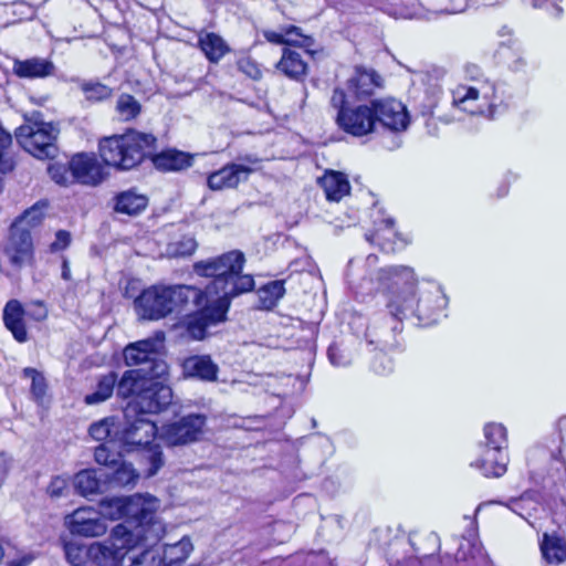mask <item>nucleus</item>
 Wrapping results in <instances>:
<instances>
[{
  "mask_svg": "<svg viewBox=\"0 0 566 566\" xmlns=\"http://www.w3.org/2000/svg\"><path fill=\"white\" fill-rule=\"evenodd\" d=\"M245 262L242 251L230 250L193 263L192 269L197 275L211 279L208 290L211 295H217V298L182 316L181 324L191 339H205L210 326L227 319L234 297L254 291V276L243 273Z\"/></svg>",
  "mask_w": 566,
  "mask_h": 566,
  "instance_id": "1",
  "label": "nucleus"
},
{
  "mask_svg": "<svg viewBox=\"0 0 566 566\" xmlns=\"http://www.w3.org/2000/svg\"><path fill=\"white\" fill-rule=\"evenodd\" d=\"M377 280L382 286L384 310L371 318L365 337L369 344L397 347L403 322L415 316L418 279L412 268L391 265L379 269Z\"/></svg>",
  "mask_w": 566,
  "mask_h": 566,
  "instance_id": "2",
  "label": "nucleus"
},
{
  "mask_svg": "<svg viewBox=\"0 0 566 566\" xmlns=\"http://www.w3.org/2000/svg\"><path fill=\"white\" fill-rule=\"evenodd\" d=\"M159 497H101L99 512L104 521L124 520L135 524L128 530L136 543H155L165 534V524L159 518L157 510Z\"/></svg>",
  "mask_w": 566,
  "mask_h": 566,
  "instance_id": "3",
  "label": "nucleus"
},
{
  "mask_svg": "<svg viewBox=\"0 0 566 566\" xmlns=\"http://www.w3.org/2000/svg\"><path fill=\"white\" fill-rule=\"evenodd\" d=\"M154 143V134L127 128L123 134L99 138L98 157L104 165L116 171H129L147 161Z\"/></svg>",
  "mask_w": 566,
  "mask_h": 566,
  "instance_id": "4",
  "label": "nucleus"
},
{
  "mask_svg": "<svg viewBox=\"0 0 566 566\" xmlns=\"http://www.w3.org/2000/svg\"><path fill=\"white\" fill-rule=\"evenodd\" d=\"M45 202H36L25 209L10 224L3 253L14 269L34 266L35 247L33 232L42 224L45 214Z\"/></svg>",
  "mask_w": 566,
  "mask_h": 566,
  "instance_id": "5",
  "label": "nucleus"
},
{
  "mask_svg": "<svg viewBox=\"0 0 566 566\" xmlns=\"http://www.w3.org/2000/svg\"><path fill=\"white\" fill-rule=\"evenodd\" d=\"M106 165L98 157V151H78L66 163L54 161L49 165L51 179L60 186L82 185L97 187L108 177Z\"/></svg>",
  "mask_w": 566,
  "mask_h": 566,
  "instance_id": "6",
  "label": "nucleus"
},
{
  "mask_svg": "<svg viewBox=\"0 0 566 566\" xmlns=\"http://www.w3.org/2000/svg\"><path fill=\"white\" fill-rule=\"evenodd\" d=\"M331 106L336 111L337 128L352 137H365L376 130L373 99L356 102L349 99L343 87H335L331 96Z\"/></svg>",
  "mask_w": 566,
  "mask_h": 566,
  "instance_id": "7",
  "label": "nucleus"
},
{
  "mask_svg": "<svg viewBox=\"0 0 566 566\" xmlns=\"http://www.w3.org/2000/svg\"><path fill=\"white\" fill-rule=\"evenodd\" d=\"M452 105L473 116L494 119L509 109V104L497 96L496 87L489 82L479 85L458 84L451 90Z\"/></svg>",
  "mask_w": 566,
  "mask_h": 566,
  "instance_id": "8",
  "label": "nucleus"
},
{
  "mask_svg": "<svg viewBox=\"0 0 566 566\" xmlns=\"http://www.w3.org/2000/svg\"><path fill=\"white\" fill-rule=\"evenodd\" d=\"M59 127L52 122L24 116V123L14 129V137L22 149L36 159H53L57 151Z\"/></svg>",
  "mask_w": 566,
  "mask_h": 566,
  "instance_id": "9",
  "label": "nucleus"
},
{
  "mask_svg": "<svg viewBox=\"0 0 566 566\" xmlns=\"http://www.w3.org/2000/svg\"><path fill=\"white\" fill-rule=\"evenodd\" d=\"M484 444L480 458L471 465L480 470L485 478H501L507 471L509 447L507 429L499 422H488L483 427Z\"/></svg>",
  "mask_w": 566,
  "mask_h": 566,
  "instance_id": "10",
  "label": "nucleus"
},
{
  "mask_svg": "<svg viewBox=\"0 0 566 566\" xmlns=\"http://www.w3.org/2000/svg\"><path fill=\"white\" fill-rule=\"evenodd\" d=\"M136 538H132L128 528L118 524L112 530L111 538L91 543L88 566H124L125 557L137 547Z\"/></svg>",
  "mask_w": 566,
  "mask_h": 566,
  "instance_id": "11",
  "label": "nucleus"
},
{
  "mask_svg": "<svg viewBox=\"0 0 566 566\" xmlns=\"http://www.w3.org/2000/svg\"><path fill=\"white\" fill-rule=\"evenodd\" d=\"M169 285L154 284L144 289L134 300L137 315L146 321H159L172 313Z\"/></svg>",
  "mask_w": 566,
  "mask_h": 566,
  "instance_id": "12",
  "label": "nucleus"
},
{
  "mask_svg": "<svg viewBox=\"0 0 566 566\" xmlns=\"http://www.w3.org/2000/svg\"><path fill=\"white\" fill-rule=\"evenodd\" d=\"M207 417L201 413H189L176 421L164 424L161 439L169 447L185 446L198 441L203 432Z\"/></svg>",
  "mask_w": 566,
  "mask_h": 566,
  "instance_id": "13",
  "label": "nucleus"
},
{
  "mask_svg": "<svg viewBox=\"0 0 566 566\" xmlns=\"http://www.w3.org/2000/svg\"><path fill=\"white\" fill-rule=\"evenodd\" d=\"M373 108L376 128L379 125L389 132L401 133L410 124L407 106L394 97L374 98Z\"/></svg>",
  "mask_w": 566,
  "mask_h": 566,
  "instance_id": "14",
  "label": "nucleus"
},
{
  "mask_svg": "<svg viewBox=\"0 0 566 566\" xmlns=\"http://www.w3.org/2000/svg\"><path fill=\"white\" fill-rule=\"evenodd\" d=\"M39 310L36 314L27 313L23 304L17 300H9L2 310V322L4 327L11 333L13 339L20 344L29 340V332L25 323V317H30L36 322L46 318L48 311L45 306L39 302Z\"/></svg>",
  "mask_w": 566,
  "mask_h": 566,
  "instance_id": "15",
  "label": "nucleus"
},
{
  "mask_svg": "<svg viewBox=\"0 0 566 566\" xmlns=\"http://www.w3.org/2000/svg\"><path fill=\"white\" fill-rule=\"evenodd\" d=\"M552 460L558 462L560 468L549 471L546 476L538 472H530L531 485L521 495H538L546 490L551 492V495H566V461L560 448L552 453Z\"/></svg>",
  "mask_w": 566,
  "mask_h": 566,
  "instance_id": "16",
  "label": "nucleus"
},
{
  "mask_svg": "<svg viewBox=\"0 0 566 566\" xmlns=\"http://www.w3.org/2000/svg\"><path fill=\"white\" fill-rule=\"evenodd\" d=\"M171 388L151 376L139 402L127 403L124 413L127 417L136 416V413H159L171 403Z\"/></svg>",
  "mask_w": 566,
  "mask_h": 566,
  "instance_id": "17",
  "label": "nucleus"
},
{
  "mask_svg": "<svg viewBox=\"0 0 566 566\" xmlns=\"http://www.w3.org/2000/svg\"><path fill=\"white\" fill-rule=\"evenodd\" d=\"M384 80L373 67L355 65L353 74L346 81L344 88L349 99L356 102H370L377 90L381 88Z\"/></svg>",
  "mask_w": 566,
  "mask_h": 566,
  "instance_id": "18",
  "label": "nucleus"
},
{
  "mask_svg": "<svg viewBox=\"0 0 566 566\" xmlns=\"http://www.w3.org/2000/svg\"><path fill=\"white\" fill-rule=\"evenodd\" d=\"M365 239L386 254L399 253L411 243L408 235L396 229L395 220L391 218L381 219L365 234Z\"/></svg>",
  "mask_w": 566,
  "mask_h": 566,
  "instance_id": "19",
  "label": "nucleus"
},
{
  "mask_svg": "<svg viewBox=\"0 0 566 566\" xmlns=\"http://www.w3.org/2000/svg\"><path fill=\"white\" fill-rule=\"evenodd\" d=\"M147 161L159 172H180L190 168L195 163V155L176 147H166L158 150V138L155 136L153 148L147 155Z\"/></svg>",
  "mask_w": 566,
  "mask_h": 566,
  "instance_id": "20",
  "label": "nucleus"
},
{
  "mask_svg": "<svg viewBox=\"0 0 566 566\" xmlns=\"http://www.w3.org/2000/svg\"><path fill=\"white\" fill-rule=\"evenodd\" d=\"M264 40L274 45H284L302 49L311 59H315L318 51L314 49L315 39L303 33V30L294 24H285L280 28V32L274 30H263Z\"/></svg>",
  "mask_w": 566,
  "mask_h": 566,
  "instance_id": "21",
  "label": "nucleus"
},
{
  "mask_svg": "<svg viewBox=\"0 0 566 566\" xmlns=\"http://www.w3.org/2000/svg\"><path fill=\"white\" fill-rule=\"evenodd\" d=\"M125 417V426L120 431L123 442L129 448H136L154 442L158 433L155 421L147 417V413Z\"/></svg>",
  "mask_w": 566,
  "mask_h": 566,
  "instance_id": "22",
  "label": "nucleus"
},
{
  "mask_svg": "<svg viewBox=\"0 0 566 566\" xmlns=\"http://www.w3.org/2000/svg\"><path fill=\"white\" fill-rule=\"evenodd\" d=\"M69 530L73 535L85 537L102 536L107 531L99 509L81 507L73 512L69 521Z\"/></svg>",
  "mask_w": 566,
  "mask_h": 566,
  "instance_id": "23",
  "label": "nucleus"
},
{
  "mask_svg": "<svg viewBox=\"0 0 566 566\" xmlns=\"http://www.w3.org/2000/svg\"><path fill=\"white\" fill-rule=\"evenodd\" d=\"M254 169L250 166L228 163L207 176V187L212 191L235 189L241 181H247Z\"/></svg>",
  "mask_w": 566,
  "mask_h": 566,
  "instance_id": "24",
  "label": "nucleus"
},
{
  "mask_svg": "<svg viewBox=\"0 0 566 566\" xmlns=\"http://www.w3.org/2000/svg\"><path fill=\"white\" fill-rule=\"evenodd\" d=\"M413 308L416 324L423 327L431 326L438 323L442 315V297L438 291H418L417 287Z\"/></svg>",
  "mask_w": 566,
  "mask_h": 566,
  "instance_id": "25",
  "label": "nucleus"
},
{
  "mask_svg": "<svg viewBox=\"0 0 566 566\" xmlns=\"http://www.w3.org/2000/svg\"><path fill=\"white\" fill-rule=\"evenodd\" d=\"M142 369H127L117 377V397L128 400L127 403L139 402L153 375Z\"/></svg>",
  "mask_w": 566,
  "mask_h": 566,
  "instance_id": "26",
  "label": "nucleus"
},
{
  "mask_svg": "<svg viewBox=\"0 0 566 566\" xmlns=\"http://www.w3.org/2000/svg\"><path fill=\"white\" fill-rule=\"evenodd\" d=\"M171 294L172 313L182 314L188 312L190 306L196 308L209 301L210 291L208 287L202 290L193 285L177 284L169 285Z\"/></svg>",
  "mask_w": 566,
  "mask_h": 566,
  "instance_id": "27",
  "label": "nucleus"
},
{
  "mask_svg": "<svg viewBox=\"0 0 566 566\" xmlns=\"http://www.w3.org/2000/svg\"><path fill=\"white\" fill-rule=\"evenodd\" d=\"M295 49L293 46L283 48L275 69L286 78L302 83L308 74V63Z\"/></svg>",
  "mask_w": 566,
  "mask_h": 566,
  "instance_id": "28",
  "label": "nucleus"
},
{
  "mask_svg": "<svg viewBox=\"0 0 566 566\" xmlns=\"http://www.w3.org/2000/svg\"><path fill=\"white\" fill-rule=\"evenodd\" d=\"M316 182L328 202H339L352 190L347 175L339 170L326 169Z\"/></svg>",
  "mask_w": 566,
  "mask_h": 566,
  "instance_id": "29",
  "label": "nucleus"
},
{
  "mask_svg": "<svg viewBox=\"0 0 566 566\" xmlns=\"http://www.w3.org/2000/svg\"><path fill=\"white\" fill-rule=\"evenodd\" d=\"M148 203L146 195L139 193L136 188H129L113 197V211L117 214L137 217L147 209Z\"/></svg>",
  "mask_w": 566,
  "mask_h": 566,
  "instance_id": "30",
  "label": "nucleus"
},
{
  "mask_svg": "<svg viewBox=\"0 0 566 566\" xmlns=\"http://www.w3.org/2000/svg\"><path fill=\"white\" fill-rule=\"evenodd\" d=\"M197 48L210 64H218L231 52V46L219 33L206 30L198 33Z\"/></svg>",
  "mask_w": 566,
  "mask_h": 566,
  "instance_id": "31",
  "label": "nucleus"
},
{
  "mask_svg": "<svg viewBox=\"0 0 566 566\" xmlns=\"http://www.w3.org/2000/svg\"><path fill=\"white\" fill-rule=\"evenodd\" d=\"M455 559L458 562L471 560L473 566H489L491 564L486 551L478 539L476 528L469 530L468 535L463 536L455 553Z\"/></svg>",
  "mask_w": 566,
  "mask_h": 566,
  "instance_id": "32",
  "label": "nucleus"
},
{
  "mask_svg": "<svg viewBox=\"0 0 566 566\" xmlns=\"http://www.w3.org/2000/svg\"><path fill=\"white\" fill-rule=\"evenodd\" d=\"M129 450L136 451V461L146 478L156 475L165 465L163 448L158 443L151 442Z\"/></svg>",
  "mask_w": 566,
  "mask_h": 566,
  "instance_id": "33",
  "label": "nucleus"
},
{
  "mask_svg": "<svg viewBox=\"0 0 566 566\" xmlns=\"http://www.w3.org/2000/svg\"><path fill=\"white\" fill-rule=\"evenodd\" d=\"M184 373L189 378L213 382L218 379L219 366L210 355H192L182 364Z\"/></svg>",
  "mask_w": 566,
  "mask_h": 566,
  "instance_id": "34",
  "label": "nucleus"
},
{
  "mask_svg": "<svg viewBox=\"0 0 566 566\" xmlns=\"http://www.w3.org/2000/svg\"><path fill=\"white\" fill-rule=\"evenodd\" d=\"M156 344L151 338L130 343L123 350L124 363L129 367L146 363L154 364L156 360Z\"/></svg>",
  "mask_w": 566,
  "mask_h": 566,
  "instance_id": "35",
  "label": "nucleus"
},
{
  "mask_svg": "<svg viewBox=\"0 0 566 566\" xmlns=\"http://www.w3.org/2000/svg\"><path fill=\"white\" fill-rule=\"evenodd\" d=\"M292 276L266 282L255 290L258 296V308L263 311L274 310L286 293L285 283Z\"/></svg>",
  "mask_w": 566,
  "mask_h": 566,
  "instance_id": "36",
  "label": "nucleus"
},
{
  "mask_svg": "<svg viewBox=\"0 0 566 566\" xmlns=\"http://www.w3.org/2000/svg\"><path fill=\"white\" fill-rule=\"evenodd\" d=\"M53 72L54 64L45 59L17 60L13 64V73L20 78H43L52 75Z\"/></svg>",
  "mask_w": 566,
  "mask_h": 566,
  "instance_id": "37",
  "label": "nucleus"
},
{
  "mask_svg": "<svg viewBox=\"0 0 566 566\" xmlns=\"http://www.w3.org/2000/svg\"><path fill=\"white\" fill-rule=\"evenodd\" d=\"M543 559L548 564H562L566 560V539L557 533L545 532L539 542Z\"/></svg>",
  "mask_w": 566,
  "mask_h": 566,
  "instance_id": "38",
  "label": "nucleus"
},
{
  "mask_svg": "<svg viewBox=\"0 0 566 566\" xmlns=\"http://www.w3.org/2000/svg\"><path fill=\"white\" fill-rule=\"evenodd\" d=\"M117 390V374L108 371L96 378V385L91 394L84 396V403L87 406L99 405L107 401Z\"/></svg>",
  "mask_w": 566,
  "mask_h": 566,
  "instance_id": "39",
  "label": "nucleus"
},
{
  "mask_svg": "<svg viewBox=\"0 0 566 566\" xmlns=\"http://www.w3.org/2000/svg\"><path fill=\"white\" fill-rule=\"evenodd\" d=\"M160 558L163 566H181L193 549L190 537L184 536L175 544L160 547Z\"/></svg>",
  "mask_w": 566,
  "mask_h": 566,
  "instance_id": "40",
  "label": "nucleus"
},
{
  "mask_svg": "<svg viewBox=\"0 0 566 566\" xmlns=\"http://www.w3.org/2000/svg\"><path fill=\"white\" fill-rule=\"evenodd\" d=\"M101 484V478L95 469H83L72 478V485L77 495H97Z\"/></svg>",
  "mask_w": 566,
  "mask_h": 566,
  "instance_id": "41",
  "label": "nucleus"
},
{
  "mask_svg": "<svg viewBox=\"0 0 566 566\" xmlns=\"http://www.w3.org/2000/svg\"><path fill=\"white\" fill-rule=\"evenodd\" d=\"M500 61L513 74L525 75L531 70V64L525 59L523 52L510 45H503L497 51Z\"/></svg>",
  "mask_w": 566,
  "mask_h": 566,
  "instance_id": "42",
  "label": "nucleus"
},
{
  "mask_svg": "<svg viewBox=\"0 0 566 566\" xmlns=\"http://www.w3.org/2000/svg\"><path fill=\"white\" fill-rule=\"evenodd\" d=\"M85 101L91 104H101L112 98L114 88L98 80H84L78 84Z\"/></svg>",
  "mask_w": 566,
  "mask_h": 566,
  "instance_id": "43",
  "label": "nucleus"
},
{
  "mask_svg": "<svg viewBox=\"0 0 566 566\" xmlns=\"http://www.w3.org/2000/svg\"><path fill=\"white\" fill-rule=\"evenodd\" d=\"M140 473L133 467L132 463L120 461L113 471L109 483L116 488L134 489L139 480Z\"/></svg>",
  "mask_w": 566,
  "mask_h": 566,
  "instance_id": "44",
  "label": "nucleus"
},
{
  "mask_svg": "<svg viewBox=\"0 0 566 566\" xmlns=\"http://www.w3.org/2000/svg\"><path fill=\"white\" fill-rule=\"evenodd\" d=\"M63 552L70 565L88 566L91 544H85L77 539L63 541Z\"/></svg>",
  "mask_w": 566,
  "mask_h": 566,
  "instance_id": "45",
  "label": "nucleus"
},
{
  "mask_svg": "<svg viewBox=\"0 0 566 566\" xmlns=\"http://www.w3.org/2000/svg\"><path fill=\"white\" fill-rule=\"evenodd\" d=\"M12 143V135L0 123V174L2 175L12 172L17 165Z\"/></svg>",
  "mask_w": 566,
  "mask_h": 566,
  "instance_id": "46",
  "label": "nucleus"
},
{
  "mask_svg": "<svg viewBox=\"0 0 566 566\" xmlns=\"http://www.w3.org/2000/svg\"><path fill=\"white\" fill-rule=\"evenodd\" d=\"M24 377L31 379L30 394L36 405H43L48 394V381L44 375L33 367H25L22 370Z\"/></svg>",
  "mask_w": 566,
  "mask_h": 566,
  "instance_id": "47",
  "label": "nucleus"
},
{
  "mask_svg": "<svg viewBox=\"0 0 566 566\" xmlns=\"http://www.w3.org/2000/svg\"><path fill=\"white\" fill-rule=\"evenodd\" d=\"M142 104L129 93H122L116 102V113L124 122L136 119L142 113Z\"/></svg>",
  "mask_w": 566,
  "mask_h": 566,
  "instance_id": "48",
  "label": "nucleus"
},
{
  "mask_svg": "<svg viewBox=\"0 0 566 566\" xmlns=\"http://www.w3.org/2000/svg\"><path fill=\"white\" fill-rule=\"evenodd\" d=\"M379 347L376 350L370 359V369L377 376H388L394 371V360L389 356L388 350L394 349L395 347H385L379 344H375Z\"/></svg>",
  "mask_w": 566,
  "mask_h": 566,
  "instance_id": "49",
  "label": "nucleus"
},
{
  "mask_svg": "<svg viewBox=\"0 0 566 566\" xmlns=\"http://www.w3.org/2000/svg\"><path fill=\"white\" fill-rule=\"evenodd\" d=\"M537 499L538 497H507L505 501L492 500L486 503L480 504L476 507L475 513H478L483 505L497 504V505H503V506L507 507L510 511H512L513 513L517 514L518 516L526 518V515H525V512L527 511L526 506L530 504H533V505L538 504L539 502L537 501Z\"/></svg>",
  "mask_w": 566,
  "mask_h": 566,
  "instance_id": "50",
  "label": "nucleus"
},
{
  "mask_svg": "<svg viewBox=\"0 0 566 566\" xmlns=\"http://www.w3.org/2000/svg\"><path fill=\"white\" fill-rule=\"evenodd\" d=\"M239 72L253 81H259L262 77V71L256 61L250 55H242L235 61Z\"/></svg>",
  "mask_w": 566,
  "mask_h": 566,
  "instance_id": "51",
  "label": "nucleus"
},
{
  "mask_svg": "<svg viewBox=\"0 0 566 566\" xmlns=\"http://www.w3.org/2000/svg\"><path fill=\"white\" fill-rule=\"evenodd\" d=\"M535 9L545 10L553 18H560L564 13L562 2L564 0H521Z\"/></svg>",
  "mask_w": 566,
  "mask_h": 566,
  "instance_id": "52",
  "label": "nucleus"
},
{
  "mask_svg": "<svg viewBox=\"0 0 566 566\" xmlns=\"http://www.w3.org/2000/svg\"><path fill=\"white\" fill-rule=\"evenodd\" d=\"M117 457L114 450H112L105 442L99 443L94 450L95 461L105 467H113L117 464Z\"/></svg>",
  "mask_w": 566,
  "mask_h": 566,
  "instance_id": "53",
  "label": "nucleus"
},
{
  "mask_svg": "<svg viewBox=\"0 0 566 566\" xmlns=\"http://www.w3.org/2000/svg\"><path fill=\"white\" fill-rule=\"evenodd\" d=\"M198 243L192 237H182L174 243V254L177 256H190L197 250Z\"/></svg>",
  "mask_w": 566,
  "mask_h": 566,
  "instance_id": "54",
  "label": "nucleus"
},
{
  "mask_svg": "<svg viewBox=\"0 0 566 566\" xmlns=\"http://www.w3.org/2000/svg\"><path fill=\"white\" fill-rule=\"evenodd\" d=\"M72 484V479L66 475H56L52 478L48 485L46 492L49 495H64Z\"/></svg>",
  "mask_w": 566,
  "mask_h": 566,
  "instance_id": "55",
  "label": "nucleus"
},
{
  "mask_svg": "<svg viewBox=\"0 0 566 566\" xmlns=\"http://www.w3.org/2000/svg\"><path fill=\"white\" fill-rule=\"evenodd\" d=\"M72 243L71 232L64 229H60L55 232V239L50 243L49 250L52 253L61 252L66 250Z\"/></svg>",
  "mask_w": 566,
  "mask_h": 566,
  "instance_id": "56",
  "label": "nucleus"
},
{
  "mask_svg": "<svg viewBox=\"0 0 566 566\" xmlns=\"http://www.w3.org/2000/svg\"><path fill=\"white\" fill-rule=\"evenodd\" d=\"M88 432L92 438L97 441L106 440L111 437V429L107 419H103L101 421L94 422L91 424Z\"/></svg>",
  "mask_w": 566,
  "mask_h": 566,
  "instance_id": "57",
  "label": "nucleus"
},
{
  "mask_svg": "<svg viewBox=\"0 0 566 566\" xmlns=\"http://www.w3.org/2000/svg\"><path fill=\"white\" fill-rule=\"evenodd\" d=\"M34 560L32 554L22 556L21 558L9 562L8 566H29Z\"/></svg>",
  "mask_w": 566,
  "mask_h": 566,
  "instance_id": "58",
  "label": "nucleus"
},
{
  "mask_svg": "<svg viewBox=\"0 0 566 566\" xmlns=\"http://www.w3.org/2000/svg\"><path fill=\"white\" fill-rule=\"evenodd\" d=\"M61 276L64 281H70L72 279L69 260L65 256L62 258Z\"/></svg>",
  "mask_w": 566,
  "mask_h": 566,
  "instance_id": "59",
  "label": "nucleus"
},
{
  "mask_svg": "<svg viewBox=\"0 0 566 566\" xmlns=\"http://www.w3.org/2000/svg\"><path fill=\"white\" fill-rule=\"evenodd\" d=\"M8 476V467L3 460H0V486L3 484Z\"/></svg>",
  "mask_w": 566,
  "mask_h": 566,
  "instance_id": "60",
  "label": "nucleus"
},
{
  "mask_svg": "<svg viewBox=\"0 0 566 566\" xmlns=\"http://www.w3.org/2000/svg\"><path fill=\"white\" fill-rule=\"evenodd\" d=\"M243 160L251 165H256L260 163V159L255 156L247 155L243 157Z\"/></svg>",
  "mask_w": 566,
  "mask_h": 566,
  "instance_id": "61",
  "label": "nucleus"
},
{
  "mask_svg": "<svg viewBox=\"0 0 566 566\" xmlns=\"http://www.w3.org/2000/svg\"><path fill=\"white\" fill-rule=\"evenodd\" d=\"M429 537L432 538L437 543V545H438L437 549L439 551L440 549V538H439L438 534L432 532L429 535Z\"/></svg>",
  "mask_w": 566,
  "mask_h": 566,
  "instance_id": "62",
  "label": "nucleus"
},
{
  "mask_svg": "<svg viewBox=\"0 0 566 566\" xmlns=\"http://www.w3.org/2000/svg\"><path fill=\"white\" fill-rule=\"evenodd\" d=\"M133 495H136V496H139V495H150L149 493H142V492H136L134 493Z\"/></svg>",
  "mask_w": 566,
  "mask_h": 566,
  "instance_id": "63",
  "label": "nucleus"
},
{
  "mask_svg": "<svg viewBox=\"0 0 566 566\" xmlns=\"http://www.w3.org/2000/svg\"><path fill=\"white\" fill-rule=\"evenodd\" d=\"M328 356H329L331 360L333 361V356H332V353H331V348L328 349Z\"/></svg>",
  "mask_w": 566,
  "mask_h": 566,
  "instance_id": "64",
  "label": "nucleus"
}]
</instances>
